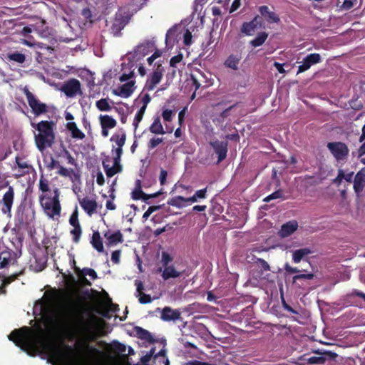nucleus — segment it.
Returning <instances> with one entry per match:
<instances>
[{"label":"nucleus","instance_id":"obj_15","mask_svg":"<svg viewBox=\"0 0 365 365\" xmlns=\"http://www.w3.org/2000/svg\"><path fill=\"white\" fill-rule=\"evenodd\" d=\"M258 11L262 17L268 24H278L280 22V18L279 15L274 11H271L267 6H260L258 8Z\"/></svg>","mask_w":365,"mask_h":365},{"label":"nucleus","instance_id":"obj_41","mask_svg":"<svg viewBox=\"0 0 365 365\" xmlns=\"http://www.w3.org/2000/svg\"><path fill=\"white\" fill-rule=\"evenodd\" d=\"M69 223L73 227L81 225L78 220V210L77 206H76L73 212L70 216Z\"/></svg>","mask_w":365,"mask_h":365},{"label":"nucleus","instance_id":"obj_58","mask_svg":"<svg viewBox=\"0 0 365 365\" xmlns=\"http://www.w3.org/2000/svg\"><path fill=\"white\" fill-rule=\"evenodd\" d=\"M16 163L20 169H29L31 168L26 161L22 160L19 157L16 158Z\"/></svg>","mask_w":365,"mask_h":365},{"label":"nucleus","instance_id":"obj_57","mask_svg":"<svg viewBox=\"0 0 365 365\" xmlns=\"http://www.w3.org/2000/svg\"><path fill=\"white\" fill-rule=\"evenodd\" d=\"M192 33L189 30H186L183 36V41L185 46H190L192 43Z\"/></svg>","mask_w":365,"mask_h":365},{"label":"nucleus","instance_id":"obj_13","mask_svg":"<svg viewBox=\"0 0 365 365\" xmlns=\"http://www.w3.org/2000/svg\"><path fill=\"white\" fill-rule=\"evenodd\" d=\"M156 312H160V319L164 322H175L181 319L180 312L178 309H173L170 307H165L162 309L157 308Z\"/></svg>","mask_w":365,"mask_h":365},{"label":"nucleus","instance_id":"obj_17","mask_svg":"<svg viewBox=\"0 0 365 365\" xmlns=\"http://www.w3.org/2000/svg\"><path fill=\"white\" fill-rule=\"evenodd\" d=\"M298 222L296 220H290L283 224L278 232V236L285 238L292 235L298 228Z\"/></svg>","mask_w":365,"mask_h":365},{"label":"nucleus","instance_id":"obj_19","mask_svg":"<svg viewBox=\"0 0 365 365\" xmlns=\"http://www.w3.org/2000/svg\"><path fill=\"white\" fill-rule=\"evenodd\" d=\"M155 47L154 43L150 41H145L138 45L135 50V56H145L148 53L152 52Z\"/></svg>","mask_w":365,"mask_h":365},{"label":"nucleus","instance_id":"obj_56","mask_svg":"<svg viewBox=\"0 0 365 365\" xmlns=\"http://www.w3.org/2000/svg\"><path fill=\"white\" fill-rule=\"evenodd\" d=\"M354 296L359 297L365 301V294L363 293L362 292L357 290V289H354L351 292L347 294L346 297L347 299H349Z\"/></svg>","mask_w":365,"mask_h":365},{"label":"nucleus","instance_id":"obj_26","mask_svg":"<svg viewBox=\"0 0 365 365\" xmlns=\"http://www.w3.org/2000/svg\"><path fill=\"white\" fill-rule=\"evenodd\" d=\"M103 167L108 178H111L122 170V166L119 163L115 165L113 162V166L110 167L108 164H106L105 161H103Z\"/></svg>","mask_w":365,"mask_h":365},{"label":"nucleus","instance_id":"obj_40","mask_svg":"<svg viewBox=\"0 0 365 365\" xmlns=\"http://www.w3.org/2000/svg\"><path fill=\"white\" fill-rule=\"evenodd\" d=\"M145 109L144 107H140V108L138 110L137 113L135 114V116L134 118L133 125L134 126L135 130L137 129L139 123L142 120L143 115L145 114Z\"/></svg>","mask_w":365,"mask_h":365},{"label":"nucleus","instance_id":"obj_35","mask_svg":"<svg viewBox=\"0 0 365 365\" xmlns=\"http://www.w3.org/2000/svg\"><path fill=\"white\" fill-rule=\"evenodd\" d=\"M150 130L151 133L155 134H164V130L163 125L160 123V117H157L154 119V121L151 124L150 127Z\"/></svg>","mask_w":365,"mask_h":365},{"label":"nucleus","instance_id":"obj_50","mask_svg":"<svg viewBox=\"0 0 365 365\" xmlns=\"http://www.w3.org/2000/svg\"><path fill=\"white\" fill-rule=\"evenodd\" d=\"M144 195L145 192L142 190L134 189V190L131 193V197L134 200H138L142 199L144 201Z\"/></svg>","mask_w":365,"mask_h":365},{"label":"nucleus","instance_id":"obj_38","mask_svg":"<svg viewBox=\"0 0 365 365\" xmlns=\"http://www.w3.org/2000/svg\"><path fill=\"white\" fill-rule=\"evenodd\" d=\"M8 58L19 63H23L26 60L25 55L19 52L9 53L8 55Z\"/></svg>","mask_w":365,"mask_h":365},{"label":"nucleus","instance_id":"obj_21","mask_svg":"<svg viewBox=\"0 0 365 365\" xmlns=\"http://www.w3.org/2000/svg\"><path fill=\"white\" fill-rule=\"evenodd\" d=\"M158 272H162V278L164 280H168L170 278H178L181 276L182 272L178 271L173 265H170L162 269V268L158 269Z\"/></svg>","mask_w":365,"mask_h":365},{"label":"nucleus","instance_id":"obj_46","mask_svg":"<svg viewBox=\"0 0 365 365\" xmlns=\"http://www.w3.org/2000/svg\"><path fill=\"white\" fill-rule=\"evenodd\" d=\"M53 347V349H55L56 350H58L59 352H60V355H59V357H55L53 354H52V352H51L50 351H46L45 350H43L44 352L47 353L49 354L50 357H51L53 359H54L55 361H60L62 359V358L63 357V355H64V353L63 352L61 348L60 347H58L56 346L54 344L51 343V342H49ZM55 362H53V364H55Z\"/></svg>","mask_w":365,"mask_h":365},{"label":"nucleus","instance_id":"obj_48","mask_svg":"<svg viewBox=\"0 0 365 365\" xmlns=\"http://www.w3.org/2000/svg\"><path fill=\"white\" fill-rule=\"evenodd\" d=\"M137 297H138L139 302L143 304L150 303L153 300L150 294H147L144 292L140 294H138Z\"/></svg>","mask_w":365,"mask_h":365},{"label":"nucleus","instance_id":"obj_51","mask_svg":"<svg viewBox=\"0 0 365 365\" xmlns=\"http://www.w3.org/2000/svg\"><path fill=\"white\" fill-rule=\"evenodd\" d=\"M71 172H73L72 168L68 169V168H64L63 166L61 165L58 170L57 171V174L59 175L60 176L67 178V177L70 176V174L71 173Z\"/></svg>","mask_w":365,"mask_h":365},{"label":"nucleus","instance_id":"obj_32","mask_svg":"<svg viewBox=\"0 0 365 365\" xmlns=\"http://www.w3.org/2000/svg\"><path fill=\"white\" fill-rule=\"evenodd\" d=\"M168 204L178 208H182L187 205L185 197L180 195L170 199L168 201Z\"/></svg>","mask_w":365,"mask_h":365},{"label":"nucleus","instance_id":"obj_11","mask_svg":"<svg viewBox=\"0 0 365 365\" xmlns=\"http://www.w3.org/2000/svg\"><path fill=\"white\" fill-rule=\"evenodd\" d=\"M78 200L82 209L88 216H92L97 212L98 203L95 199L84 197H78Z\"/></svg>","mask_w":365,"mask_h":365},{"label":"nucleus","instance_id":"obj_30","mask_svg":"<svg viewBox=\"0 0 365 365\" xmlns=\"http://www.w3.org/2000/svg\"><path fill=\"white\" fill-rule=\"evenodd\" d=\"M92 246L99 252H103V240L101 237L98 231H96L93 233L92 239L91 241Z\"/></svg>","mask_w":365,"mask_h":365},{"label":"nucleus","instance_id":"obj_53","mask_svg":"<svg viewBox=\"0 0 365 365\" xmlns=\"http://www.w3.org/2000/svg\"><path fill=\"white\" fill-rule=\"evenodd\" d=\"M282 192L281 190H277L273 193L270 194L269 195H268L267 197H266L264 200L265 202H269L271 200L281 198L282 197Z\"/></svg>","mask_w":365,"mask_h":365},{"label":"nucleus","instance_id":"obj_1","mask_svg":"<svg viewBox=\"0 0 365 365\" xmlns=\"http://www.w3.org/2000/svg\"><path fill=\"white\" fill-rule=\"evenodd\" d=\"M8 337L16 346L24 351H50L55 357H59L60 352L53 349L49 341L46 339L41 329L39 331H35L31 327L24 326L12 331Z\"/></svg>","mask_w":365,"mask_h":365},{"label":"nucleus","instance_id":"obj_5","mask_svg":"<svg viewBox=\"0 0 365 365\" xmlns=\"http://www.w3.org/2000/svg\"><path fill=\"white\" fill-rule=\"evenodd\" d=\"M16 220L20 228L29 230L34 227L35 211L31 207L21 205L17 210Z\"/></svg>","mask_w":365,"mask_h":365},{"label":"nucleus","instance_id":"obj_55","mask_svg":"<svg viewBox=\"0 0 365 365\" xmlns=\"http://www.w3.org/2000/svg\"><path fill=\"white\" fill-rule=\"evenodd\" d=\"M62 155L67 159V163L70 165H76V160L71 155V153L66 149H63Z\"/></svg>","mask_w":365,"mask_h":365},{"label":"nucleus","instance_id":"obj_8","mask_svg":"<svg viewBox=\"0 0 365 365\" xmlns=\"http://www.w3.org/2000/svg\"><path fill=\"white\" fill-rule=\"evenodd\" d=\"M164 72V68L161 63H156L154 71L150 74L145 85V89L148 91H153L161 81Z\"/></svg>","mask_w":365,"mask_h":365},{"label":"nucleus","instance_id":"obj_36","mask_svg":"<svg viewBox=\"0 0 365 365\" xmlns=\"http://www.w3.org/2000/svg\"><path fill=\"white\" fill-rule=\"evenodd\" d=\"M96 106L101 111H110L111 110V106L109 105L106 98H101L97 101Z\"/></svg>","mask_w":365,"mask_h":365},{"label":"nucleus","instance_id":"obj_20","mask_svg":"<svg viewBox=\"0 0 365 365\" xmlns=\"http://www.w3.org/2000/svg\"><path fill=\"white\" fill-rule=\"evenodd\" d=\"M104 237L106 239V244L108 246L115 245L123 242V236L120 230H117L113 233H110V231H108L104 234Z\"/></svg>","mask_w":365,"mask_h":365},{"label":"nucleus","instance_id":"obj_22","mask_svg":"<svg viewBox=\"0 0 365 365\" xmlns=\"http://www.w3.org/2000/svg\"><path fill=\"white\" fill-rule=\"evenodd\" d=\"M135 331L137 336L141 340H144L150 344H154L156 342V339H154L151 333L148 330L140 327H135Z\"/></svg>","mask_w":365,"mask_h":365},{"label":"nucleus","instance_id":"obj_28","mask_svg":"<svg viewBox=\"0 0 365 365\" xmlns=\"http://www.w3.org/2000/svg\"><path fill=\"white\" fill-rule=\"evenodd\" d=\"M66 127L67 129L71 133L72 138L80 140H83L85 138V134L78 128L76 123H68Z\"/></svg>","mask_w":365,"mask_h":365},{"label":"nucleus","instance_id":"obj_49","mask_svg":"<svg viewBox=\"0 0 365 365\" xmlns=\"http://www.w3.org/2000/svg\"><path fill=\"white\" fill-rule=\"evenodd\" d=\"M113 153L114 154L113 161L115 164L120 163V158L123 154V148L118 147L116 149L113 150Z\"/></svg>","mask_w":365,"mask_h":365},{"label":"nucleus","instance_id":"obj_16","mask_svg":"<svg viewBox=\"0 0 365 365\" xmlns=\"http://www.w3.org/2000/svg\"><path fill=\"white\" fill-rule=\"evenodd\" d=\"M261 24L262 18L257 15L252 21L244 22L241 26L240 31L246 36H252L257 26H261Z\"/></svg>","mask_w":365,"mask_h":365},{"label":"nucleus","instance_id":"obj_10","mask_svg":"<svg viewBox=\"0 0 365 365\" xmlns=\"http://www.w3.org/2000/svg\"><path fill=\"white\" fill-rule=\"evenodd\" d=\"M14 190L13 187L9 186L7 191L4 194L3 198L1 200V212L4 214L9 215L11 214V207L14 203Z\"/></svg>","mask_w":365,"mask_h":365},{"label":"nucleus","instance_id":"obj_12","mask_svg":"<svg viewBox=\"0 0 365 365\" xmlns=\"http://www.w3.org/2000/svg\"><path fill=\"white\" fill-rule=\"evenodd\" d=\"M210 145L213 148L215 153L217 155V163L222 162L227 157V145L226 141L214 140L210 143Z\"/></svg>","mask_w":365,"mask_h":365},{"label":"nucleus","instance_id":"obj_23","mask_svg":"<svg viewBox=\"0 0 365 365\" xmlns=\"http://www.w3.org/2000/svg\"><path fill=\"white\" fill-rule=\"evenodd\" d=\"M128 21L123 16L119 19H115L111 26V30L113 34L115 36H119L120 34L121 30L123 29V28L128 24Z\"/></svg>","mask_w":365,"mask_h":365},{"label":"nucleus","instance_id":"obj_37","mask_svg":"<svg viewBox=\"0 0 365 365\" xmlns=\"http://www.w3.org/2000/svg\"><path fill=\"white\" fill-rule=\"evenodd\" d=\"M110 346L112 350L118 354H123L126 351L125 345L118 341H113Z\"/></svg>","mask_w":365,"mask_h":365},{"label":"nucleus","instance_id":"obj_42","mask_svg":"<svg viewBox=\"0 0 365 365\" xmlns=\"http://www.w3.org/2000/svg\"><path fill=\"white\" fill-rule=\"evenodd\" d=\"M70 232L73 236V241L75 243H78L80 241V238L82 234V229L81 225L73 227V229L71 230Z\"/></svg>","mask_w":365,"mask_h":365},{"label":"nucleus","instance_id":"obj_25","mask_svg":"<svg viewBox=\"0 0 365 365\" xmlns=\"http://www.w3.org/2000/svg\"><path fill=\"white\" fill-rule=\"evenodd\" d=\"M99 119L101 128H107L111 129L116 126V120L108 115H101Z\"/></svg>","mask_w":365,"mask_h":365},{"label":"nucleus","instance_id":"obj_29","mask_svg":"<svg viewBox=\"0 0 365 365\" xmlns=\"http://www.w3.org/2000/svg\"><path fill=\"white\" fill-rule=\"evenodd\" d=\"M23 274H24V271L21 270L19 272H17V273H15V274H13L9 276V277H4V279H3L1 286L0 287V292L1 294H6V290L5 287L6 286H8L9 284H10L11 282H13L14 281H15L16 279H17L18 277L19 276L22 275Z\"/></svg>","mask_w":365,"mask_h":365},{"label":"nucleus","instance_id":"obj_6","mask_svg":"<svg viewBox=\"0 0 365 365\" xmlns=\"http://www.w3.org/2000/svg\"><path fill=\"white\" fill-rule=\"evenodd\" d=\"M23 92L26 97L28 104L31 108V113L35 116H41L42 115L46 114L48 112V105L41 102L29 90L26 86L23 88Z\"/></svg>","mask_w":365,"mask_h":365},{"label":"nucleus","instance_id":"obj_61","mask_svg":"<svg viewBox=\"0 0 365 365\" xmlns=\"http://www.w3.org/2000/svg\"><path fill=\"white\" fill-rule=\"evenodd\" d=\"M173 110L165 109L163 111L162 116L165 121L169 122L172 120Z\"/></svg>","mask_w":365,"mask_h":365},{"label":"nucleus","instance_id":"obj_54","mask_svg":"<svg viewBox=\"0 0 365 365\" xmlns=\"http://www.w3.org/2000/svg\"><path fill=\"white\" fill-rule=\"evenodd\" d=\"M82 273L83 275L90 276L92 279H96L98 277L96 271L91 268H83L82 269Z\"/></svg>","mask_w":365,"mask_h":365},{"label":"nucleus","instance_id":"obj_39","mask_svg":"<svg viewBox=\"0 0 365 365\" xmlns=\"http://www.w3.org/2000/svg\"><path fill=\"white\" fill-rule=\"evenodd\" d=\"M125 133H123L121 135L115 134L111 137L110 140L115 141L118 147L123 148V146L125 145Z\"/></svg>","mask_w":365,"mask_h":365},{"label":"nucleus","instance_id":"obj_34","mask_svg":"<svg viewBox=\"0 0 365 365\" xmlns=\"http://www.w3.org/2000/svg\"><path fill=\"white\" fill-rule=\"evenodd\" d=\"M301 272L305 273L298 274L292 277V282L296 283L299 280H312L314 277V274L312 272H309L307 269H302Z\"/></svg>","mask_w":365,"mask_h":365},{"label":"nucleus","instance_id":"obj_45","mask_svg":"<svg viewBox=\"0 0 365 365\" xmlns=\"http://www.w3.org/2000/svg\"><path fill=\"white\" fill-rule=\"evenodd\" d=\"M326 361V358L324 356H311L307 359V362L309 364H322Z\"/></svg>","mask_w":365,"mask_h":365},{"label":"nucleus","instance_id":"obj_9","mask_svg":"<svg viewBox=\"0 0 365 365\" xmlns=\"http://www.w3.org/2000/svg\"><path fill=\"white\" fill-rule=\"evenodd\" d=\"M61 91L69 98L76 96L78 93H81V83L76 78H71L64 82L61 86Z\"/></svg>","mask_w":365,"mask_h":365},{"label":"nucleus","instance_id":"obj_31","mask_svg":"<svg viewBox=\"0 0 365 365\" xmlns=\"http://www.w3.org/2000/svg\"><path fill=\"white\" fill-rule=\"evenodd\" d=\"M268 34L265 31H262L258 34V35L250 43L253 47H258L262 46L267 39Z\"/></svg>","mask_w":365,"mask_h":365},{"label":"nucleus","instance_id":"obj_7","mask_svg":"<svg viewBox=\"0 0 365 365\" xmlns=\"http://www.w3.org/2000/svg\"><path fill=\"white\" fill-rule=\"evenodd\" d=\"M327 146L337 161L344 160L349 155V150L344 143L330 142Z\"/></svg>","mask_w":365,"mask_h":365},{"label":"nucleus","instance_id":"obj_64","mask_svg":"<svg viewBox=\"0 0 365 365\" xmlns=\"http://www.w3.org/2000/svg\"><path fill=\"white\" fill-rule=\"evenodd\" d=\"M162 142H163V138H153L150 139V143H149V146L151 148H155Z\"/></svg>","mask_w":365,"mask_h":365},{"label":"nucleus","instance_id":"obj_3","mask_svg":"<svg viewBox=\"0 0 365 365\" xmlns=\"http://www.w3.org/2000/svg\"><path fill=\"white\" fill-rule=\"evenodd\" d=\"M31 125L38 131L35 135V143L38 150L43 151L51 147L55 140V123L52 120H41L38 123L31 122Z\"/></svg>","mask_w":365,"mask_h":365},{"label":"nucleus","instance_id":"obj_59","mask_svg":"<svg viewBox=\"0 0 365 365\" xmlns=\"http://www.w3.org/2000/svg\"><path fill=\"white\" fill-rule=\"evenodd\" d=\"M159 209V206H150L148 209L144 212L143 218L147 220L150 215L155 211Z\"/></svg>","mask_w":365,"mask_h":365},{"label":"nucleus","instance_id":"obj_52","mask_svg":"<svg viewBox=\"0 0 365 365\" xmlns=\"http://www.w3.org/2000/svg\"><path fill=\"white\" fill-rule=\"evenodd\" d=\"M182 58L183 56L181 53L173 56L170 60V66L171 67H176L177 63L181 62Z\"/></svg>","mask_w":365,"mask_h":365},{"label":"nucleus","instance_id":"obj_47","mask_svg":"<svg viewBox=\"0 0 365 365\" xmlns=\"http://www.w3.org/2000/svg\"><path fill=\"white\" fill-rule=\"evenodd\" d=\"M173 261V257L166 252H163L162 253V259H161V263L163 266V267H166L169 265V263Z\"/></svg>","mask_w":365,"mask_h":365},{"label":"nucleus","instance_id":"obj_24","mask_svg":"<svg viewBox=\"0 0 365 365\" xmlns=\"http://www.w3.org/2000/svg\"><path fill=\"white\" fill-rule=\"evenodd\" d=\"M312 252V250L307 247L297 250L292 253V261L296 264L299 263L304 257Z\"/></svg>","mask_w":365,"mask_h":365},{"label":"nucleus","instance_id":"obj_63","mask_svg":"<svg viewBox=\"0 0 365 365\" xmlns=\"http://www.w3.org/2000/svg\"><path fill=\"white\" fill-rule=\"evenodd\" d=\"M120 250L113 251L111 254V260L114 264H118L120 262Z\"/></svg>","mask_w":365,"mask_h":365},{"label":"nucleus","instance_id":"obj_18","mask_svg":"<svg viewBox=\"0 0 365 365\" xmlns=\"http://www.w3.org/2000/svg\"><path fill=\"white\" fill-rule=\"evenodd\" d=\"M237 104L238 103L232 106H230V107L227 108L223 111H222L219 115L215 116L212 118V122L214 123V124L217 126H220L222 128V130H223L224 128L225 127V125H224L225 120L228 118V117L230 115L231 110L233 108H235Z\"/></svg>","mask_w":365,"mask_h":365},{"label":"nucleus","instance_id":"obj_44","mask_svg":"<svg viewBox=\"0 0 365 365\" xmlns=\"http://www.w3.org/2000/svg\"><path fill=\"white\" fill-rule=\"evenodd\" d=\"M38 188L42 192H46L49 190V182L42 175L39 180Z\"/></svg>","mask_w":365,"mask_h":365},{"label":"nucleus","instance_id":"obj_60","mask_svg":"<svg viewBox=\"0 0 365 365\" xmlns=\"http://www.w3.org/2000/svg\"><path fill=\"white\" fill-rule=\"evenodd\" d=\"M207 188L205 187V188H203V189H201V190H197L195 192V197L199 200V199H205L207 197Z\"/></svg>","mask_w":365,"mask_h":365},{"label":"nucleus","instance_id":"obj_62","mask_svg":"<svg viewBox=\"0 0 365 365\" xmlns=\"http://www.w3.org/2000/svg\"><path fill=\"white\" fill-rule=\"evenodd\" d=\"M356 1V0H344L341 7L344 10H349L354 6Z\"/></svg>","mask_w":365,"mask_h":365},{"label":"nucleus","instance_id":"obj_27","mask_svg":"<svg viewBox=\"0 0 365 365\" xmlns=\"http://www.w3.org/2000/svg\"><path fill=\"white\" fill-rule=\"evenodd\" d=\"M135 81H131L130 82H128L123 85H122L120 88V92L118 93V96H120L123 98H128L129 97L133 92Z\"/></svg>","mask_w":365,"mask_h":365},{"label":"nucleus","instance_id":"obj_14","mask_svg":"<svg viewBox=\"0 0 365 365\" xmlns=\"http://www.w3.org/2000/svg\"><path fill=\"white\" fill-rule=\"evenodd\" d=\"M322 60L321 56L319 53H310L307 55L302 61V64L298 66L297 73H302L308 69L312 65L317 64L319 63Z\"/></svg>","mask_w":365,"mask_h":365},{"label":"nucleus","instance_id":"obj_43","mask_svg":"<svg viewBox=\"0 0 365 365\" xmlns=\"http://www.w3.org/2000/svg\"><path fill=\"white\" fill-rule=\"evenodd\" d=\"M239 59L233 56H230L225 61V65L230 68L237 69Z\"/></svg>","mask_w":365,"mask_h":365},{"label":"nucleus","instance_id":"obj_2","mask_svg":"<svg viewBox=\"0 0 365 365\" xmlns=\"http://www.w3.org/2000/svg\"><path fill=\"white\" fill-rule=\"evenodd\" d=\"M67 312L73 327L82 333H89L93 327V315L80 301H72L67 307Z\"/></svg>","mask_w":365,"mask_h":365},{"label":"nucleus","instance_id":"obj_33","mask_svg":"<svg viewBox=\"0 0 365 365\" xmlns=\"http://www.w3.org/2000/svg\"><path fill=\"white\" fill-rule=\"evenodd\" d=\"M364 186H365V178L356 174L354 178V191L356 193H360L361 192H362Z\"/></svg>","mask_w":365,"mask_h":365},{"label":"nucleus","instance_id":"obj_4","mask_svg":"<svg viewBox=\"0 0 365 365\" xmlns=\"http://www.w3.org/2000/svg\"><path fill=\"white\" fill-rule=\"evenodd\" d=\"M53 197L42 194L39 196V202L45 214L50 218L54 219L61 215V206L59 200L60 192L58 188L53 190Z\"/></svg>","mask_w":365,"mask_h":365}]
</instances>
